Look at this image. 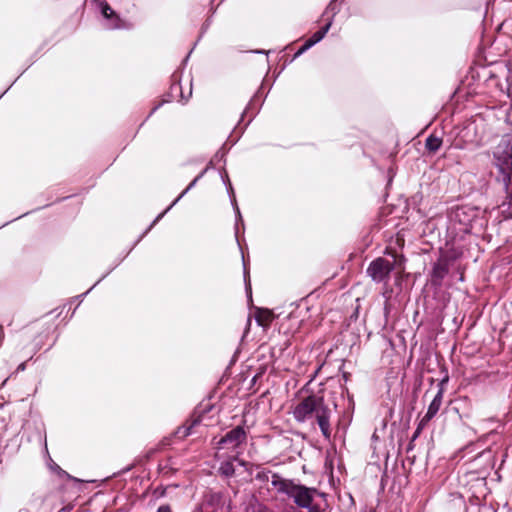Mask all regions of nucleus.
Listing matches in <instances>:
<instances>
[{"label":"nucleus","instance_id":"nucleus-6","mask_svg":"<svg viewBox=\"0 0 512 512\" xmlns=\"http://www.w3.org/2000/svg\"><path fill=\"white\" fill-rule=\"evenodd\" d=\"M393 269V264L386 258H376L368 267V274L375 281H383Z\"/></svg>","mask_w":512,"mask_h":512},{"label":"nucleus","instance_id":"nucleus-8","mask_svg":"<svg viewBox=\"0 0 512 512\" xmlns=\"http://www.w3.org/2000/svg\"><path fill=\"white\" fill-rule=\"evenodd\" d=\"M448 381V378H445L440 383V389L438 390L437 394L434 396L433 400L431 401L428 410L426 414L423 416V420L427 421L428 423L436 416L438 411L440 410V407L442 405L443 401V384Z\"/></svg>","mask_w":512,"mask_h":512},{"label":"nucleus","instance_id":"nucleus-10","mask_svg":"<svg viewBox=\"0 0 512 512\" xmlns=\"http://www.w3.org/2000/svg\"><path fill=\"white\" fill-rule=\"evenodd\" d=\"M405 245V238L402 232H398L395 237L391 238L385 249V253L390 256H403L402 249Z\"/></svg>","mask_w":512,"mask_h":512},{"label":"nucleus","instance_id":"nucleus-18","mask_svg":"<svg viewBox=\"0 0 512 512\" xmlns=\"http://www.w3.org/2000/svg\"><path fill=\"white\" fill-rule=\"evenodd\" d=\"M239 454H240V452L237 451L236 454L232 456L234 461L238 462L239 465L243 466L244 468H248V467L249 468H255V469H259L260 468L259 464H254V463L245 461L243 459H240L239 458Z\"/></svg>","mask_w":512,"mask_h":512},{"label":"nucleus","instance_id":"nucleus-3","mask_svg":"<svg viewBox=\"0 0 512 512\" xmlns=\"http://www.w3.org/2000/svg\"><path fill=\"white\" fill-rule=\"evenodd\" d=\"M248 432L243 426H236L225 433L216 443L215 449L236 451L246 444Z\"/></svg>","mask_w":512,"mask_h":512},{"label":"nucleus","instance_id":"nucleus-21","mask_svg":"<svg viewBox=\"0 0 512 512\" xmlns=\"http://www.w3.org/2000/svg\"><path fill=\"white\" fill-rule=\"evenodd\" d=\"M201 177V175H198L188 186L187 188L179 195V197L176 199L179 200L188 190H190L194 185L195 183L198 181V179Z\"/></svg>","mask_w":512,"mask_h":512},{"label":"nucleus","instance_id":"nucleus-9","mask_svg":"<svg viewBox=\"0 0 512 512\" xmlns=\"http://www.w3.org/2000/svg\"><path fill=\"white\" fill-rule=\"evenodd\" d=\"M331 26V22H327L323 27H321L318 31H316L309 39L305 41V43L298 49V51L295 53L294 58L300 56L302 53H304L306 50H308L310 47L321 41L326 33L328 32L329 28Z\"/></svg>","mask_w":512,"mask_h":512},{"label":"nucleus","instance_id":"nucleus-2","mask_svg":"<svg viewBox=\"0 0 512 512\" xmlns=\"http://www.w3.org/2000/svg\"><path fill=\"white\" fill-rule=\"evenodd\" d=\"M479 214L480 210L477 207L461 205L450 211L449 220L454 230L459 233H470L479 220Z\"/></svg>","mask_w":512,"mask_h":512},{"label":"nucleus","instance_id":"nucleus-16","mask_svg":"<svg viewBox=\"0 0 512 512\" xmlns=\"http://www.w3.org/2000/svg\"><path fill=\"white\" fill-rule=\"evenodd\" d=\"M102 15L107 19H116L119 23H122V19L115 13L111 6L107 2L101 3Z\"/></svg>","mask_w":512,"mask_h":512},{"label":"nucleus","instance_id":"nucleus-25","mask_svg":"<svg viewBox=\"0 0 512 512\" xmlns=\"http://www.w3.org/2000/svg\"><path fill=\"white\" fill-rule=\"evenodd\" d=\"M334 6H335V2L334 1L330 2L327 10L324 13V15L328 14V10H332L333 11L334 10Z\"/></svg>","mask_w":512,"mask_h":512},{"label":"nucleus","instance_id":"nucleus-32","mask_svg":"<svg viewBox=\"0 0 512 512\" xmlns=\"http://www.w3.org/2000/svg\"><path fill=\"white\" fill-rule=\"evenodd\" d=\"M0 332L3 333V327L0 325Z\"/></svg>","mask_w":512,"mask_h":512},{"label":"nucleus","instance_id":"nucleus-11","mask_svg":"<svg viewBox=\"0 0 512 512\" xmlns=\"http://www.w3.org/2000/svg\"><path fill=\"white\" fill-rule=\"evenodd\" d=\"M293 483V480L285 479L281 477L278 473H272L271 475V484L273 485V487L276 488L278 493L285 494L288 496Z\"/></svg>","mask_w":512,"mask_h":512},{"label":"nucleus","instance_id":"nucleus-1","mask_svg":"<svg viewBox=\"0 0 512 512\" xmlns=\"http://www.w3.org/2000/svg\"><path fill=\"white\" fill-rule=\"evenodd\" d=\"M293 417L303 423L315 416L316 422L321 430L323 437L327 440L331 438V414L332 411L325 403L322 396L310 394L303 397L293 408Z\"/></svg>","mask_w":512,"mask_h":512},{"label":"nucleus","instance_id":"nucleus-23","mask_svg":"<svg viewBox=\"0 0 512 512\" xmlns=\"http://www.w3.org/2000/svg\"><path fill=\"white\" fill-rule=\"evenodd\" d=\"M113 20H114V24H113L114 28L120 29V28L125 27V22L123 20H122V23H119L118 20H116V19H113Z\"/></svg>","mask_w":512,"mask_h":512},{"label":"nucleus","instance_id":"nucleus-24","mask_svg":"<svg viewBox=\"0 0 512 512\" xmlns=\"http://www.w3.org/2000/svg\"><path fill=\"white\" fill-rule=\"evenodd\" d=\"M309 512H320V507L318 505L311 504L310 507H307Z\"/></svg>","mask_w":512,"mask_h":512},{"label":"nucleus","instance_id":"nucleus-5","mask_svg":"<svg viewBox=\"0 0 512 512\" xmlns=\"http://www.w3.org/2000/svg\"><path fill=\"white\" fill-rule=\"evenodd\" d=\"M494 158L497 166L503 171L512 170V143L502 139L494 150Z\"/></svg>","mask_w":512,"mask_h":512},{"label":"nucleus","instance_id":"nucleus-29","mask_svg":"<svg viewBox=\"0 0 512 512\" xmlns=\"http://www.w3.org/2000/svg\"><path fill=\"white\" fill-rule=\"evenodd\" d=\"M260 512H270L268 508L266 507H263L260 509Z\"/></svg>","mask_w":512,"mask_h":512},{"label":"nucleus","instance_id":"nucleus-14","mask_svg":"<svg viewBox=\"0 0 512 512\" xmlns=\"http://www.w3.org/2000/svg\"><path fill=\"white\" fill-rule=\"evenodd\" d=\"M443 140L441 137L431 134L427 137L425 141V148L429 154H436L438 150L441 148Z\"/></svg>","mask_w":512,"mask_h":512},{"label":"nucleus","instance_id":"nucleus-28","mask_svg":"<svg viewBox=\"0 0 512 512\" xmlns=\"http://www.w3.org/2000/svg\"><path fill=\"white\" fill-rule=\"evenodd\" d=\"M245 470L251 475L253 473L254 468H245Z\"/></svg>","mask_w":512,"mask_h":512},{"label":"nucleus","instance_id":"nucleus-4","mask_svg":"<svg viewBox=\"0 0 512 512\" xmlns=\"http://www.w3.org/2000/svg\"><path fill=\"white\" fill-rule=\"evenodd\" d=\"M318 490L314 487L293 483L288 497L292 498L296 506L300 508L310 507L313 503L314 495Z\"/></svg>","mask_w":512,"mask_h":512},{"label":"nucleus","instance_id":"nucleus-27","mask_svg":"<svg viewBox=\"0 0 512 512\" xmlns=\"http://www.w3.org/2000/svg\"><path fill=\"white\" fill-rule=\"evenodd\" d=\"M25 369V363H21L19 366H18V370H24Z\"/></svg>","mask_w":512,"mask_h":512},{"label":"nucleus","instance_id":"nucleus-19","mask_svg":"<svg viewBox=\"0 0 512 512\" xmlns=\"http://www.w3.org/2000/svg\"><path fill=\"white\" fill-rule=\"evenodd\" d=\"M257 473L255 475V479L261 482H268L269 481V474L272 475V472L267 469H262L261 467L257 469Z\"/></svg>","mask_w":512,"mask_h":512},{"label":"nucleus","instance_id":"nucleus-31","mask_svg":"<svg viewBox=\"0 0 512 512\" xmlns=\"http://www.w3.org/2000/svg\"><path fill=\"white\" fill-rule=\"evenodd\" d=\"M172 89H179L177 85L172 86Z\"/></svg>","mask_w":512,"mask_h":512},{"label":"nucleus","instance_id":"nucleus-30","mask_svg":"<svg viewBox=\"0 0 512 512\" xmlns=\"http://www.w3.org/2000/svg\"><path fill=\"white\" fill-rule=\"evenodd\" d=\"M242 260H243L244 267H246V260H249V258L242 257Z\"/></svg>","mask_w":512,"mask_h":512},{"label":"nucleus","instance_id":"nucleus-17","mask_svg":"<svg viewBox=\"0 0 512 512\" xmlns=\"http://www.w3.org/2000/svg\"><path fill=\"white\" fill-rule=\"evenodd\" d=\"M501 208L506 217L512 218V192L507 197V200L502 203Z\"/></svg>","mask_w":512,"mask_h":512},{"label":"nucleus","instance_id":"nucleus-12","mask_svg":"<svg viewBox=\"0 0 512 512\" xmlns=\"http://www.w3.org/2000/svg\"><path fill=\"white\" fill-rule=\"evenodd\" d=\"M275 318V314L272 310L267 308H258L255 313V320L259 326L267 328L271 325Z\"/></svg>","mask_w":512,"mask_h":512},{"label":"nucleus","instance_id":"nucleus-7","mask_svg":"<svg viewBox=\"0 0 512 512\" xmlns=\"http://www.w3.org/2000/svg\"><path fill=\"white\" fill-rule=\"evenodd\" d=\"M455 258H437L432 270V282L440 285L444 277L449 273L450 268L454 266Z\"/></svg>","mask_w":512,"mask_h":512},{"label":"nucleus","instance_id":"nucleus-13","mask_svg":"<svg viewBox=\"0 0 512 512\" xmlns=\"http://www.w3.org/2000/svg\"><path fill=\"white\" fill-rule=\"evenodd\" d=\"M200 423V416L187 420L182 426L178 427L175 435L179 439H184L189 436L194 426Z\"/></svg>","mask_w":512,"mask_h":512},{"label":"nucleus","instance_id":"nucleus-22","mask_svg":"<svg viewBox=\"0 0 512 512\" xmlns=\"http://www.w3.org/2000/svg\"><path fill=\"white\" fill-rule=\"evenodd\" d=\"M157 512H173L169 505H161L158 507Z\"/></svg>","mask_w":512,"mask_h":512},{"label":"nucleus","instance_id":"nucleus-15","mask_svg":"<svg viewBox=\"0 0 512 512\" xmlns=\"http://www.w3.org/2000/svg\"><path fill=\"white\" fill-rule=\"evenodd\" d=\"M234 459L230 456L227 460L220 464L218 472L224 477H233L235 475Z\"/></svg>","mask_w":512,"mask_h":512},{"label":"nucleus","instance_id":"nucleus-20","mask_svg":"<svg viewBox=\"0 0 512 512\" xmlns=\"http://www.w3.org/2000/svg\"><path fill=\"white\" fill-rule=\"evenodd\" d=\"M428 425V422L421 419L417 425V428L412 436L411 441H414L421 434L422 430Z\"/></svg>","mask_w":512,"mask_h":512},{"label":"nucleus","instance_id":"nucleus-26","mask_svg":"<svg viewBox=\"0 0 512 512\" xmlns=\"http://www.w3.org/2000/svg\"><path fill=\"white\" fill-rule=\"evenodd\" d=\"M161 106V103L157 104L156 106H154L150 112V115L153 114L156 110L159 109V107Z\"/></svg>","mask_w":512,"mask_h":512}]
</instances>
